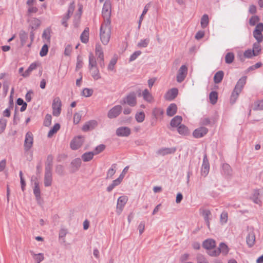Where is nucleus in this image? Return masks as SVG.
Wrapping results in <instances>:
<instances>
[{
  "label": "nucleus",
  "instance_id": "obj_1",
  "mask_svg": "<svg viewBox=\"0 0 263 263\" xmlns=\"http://www.w3.org/2000/svg\"><path fill=\"white\" fill-rule=\"evenodd\" d=\"M247 78V76H243L237 81L231 96L230 101L231 104H234L235 103L243 86L246 84Z\"/></svg>",
  "mask_w": 263,
  "mask_h": 263
},
{
  "label": "nucleus",
  "instance_id": "obj_2",
  "mask_svg": "<svg viewBox=\"0 0 263 263\" xmlns=\"http://www.w3.org/2000/svg\"><path fill=\"white\" fill-rule=\"evenodd\" d=\"M111 35L110 24L103 23L101 25L100 29V40L104 45H107L110 40Z\"/></svg>",
  "mask_w": 263,
  "mask_h": 263
},
{
  "label": "nucleus",
  "instance_id": "obj_3",
  "mask_svg": "<svg viewBox=\"0 0 263 263\" xmlns=\"http://www.w3.org/2000/svg\"><path fill=\"white\" fill-rule=\"evenodd\" d=\"M111 13V2L110 0H105L102 10V16L104 20V23L110 24Z\"/></svg>",
  "mask_w": 263,
  "mask_h": 263
},
{
  "label": "nucleus",
  "instance_id": "obj_4",
  "mask_svg": "<svg viewBox=\"0 0 263 263\" xmlns=\"http://www.w3.org/2000/svg\"><path fill=\"white\" fill-rule=\"evenodd\" d=\"M229 251V249L228 246L224 242H221L218 248L208 252V254L211 256H216L220 253H222L224 255H227Z\"/></svg>",
  "mask_w": 263,
  "mask_h": 263
},
{
  "label": "nucleus",
  "instance_id": "obj_5",
  "mask_svg": "<svg viewBox=\"0 0 263 263\" xmlns=\"http://www.w3.org/2000/svg\"><path fill=\"white\" fill-rule=\"evenodd\" d=\"M61 101L59 97L55 98L52 102V114L54 116L58 117L61 111Z\"/></svg>",
  "mask_w": 263,
  "mask_h": 263
},
{
  "label": "nucleus",
  "instance_id": "obj_6",
  "mask_svg": "<svg viewBox=\"0 0 263 263\" xmlns=\"http://www.w3.org/2000/svg\"><path fill=\"white\" fill-rule=\"evenodd\" d=\"M33 137L32 133L28 132L25 135L24 147L25 152H28L32 146Z\"/></svg>",
  "mask_w": 263,
  "mask_h": 263
},
{
  "label": "nucleus",
  "instance_id": "obj_7",
  "mask_svg": "<svg viewBox=\"0 0 263 263\" xmlns=\"http://www.w3.org/2000/svg\"><path fill=\"white\" fill-rule=\"evenodd\" d=\"M84 142L83 137L78 136L73 138L70 143V148L73 150H77L79 148Z\"/></svg>",
  "mask_w": 263,
  "mask_h": 263
},
{
  "label": "nucleus",
  "instance_id": "obj_8",
  "mask_svg": "<svg viewBox=\"0 0 263 263\" xmlns=\"http://www.w3.org/2000/svg\"><path fill=\"white\" fill-rule=\"evenodd\" d=\"M187 73V67L185 65H182L179 69L178 73L177 74V81L179 83H181L183 81L186 77Z\"/></svg>",
  "mask_w": 263,
  "mask_h": 263
},
{
  "label": "nucleus",
  "instance_id": "obj_9",
  "mask_svg": "<svg viewBox=\"0 0 263 263\" xmlns=\"http://www.w3.org/2000/svg\"><path fill=\"white\" fill-rule=\"evenodd\" d=\"M122 110V107L121 105H116L108 111L107 116L109 119L115 118L121 114Z\"/></svg>",
  "mask_w": 263,
  "mask_h": 263
},
{
  "label": "nucleus",
  "instance_id": "obj_10",
  "mask_svg": "<svg viewBox=\"0 0 263 263\" xmlns=\"http://www.w3.org/2000/svg\"><path fill=\"white\" fill-rule=\"evenodd\" d=\"M128 200L127 197L126 196H122L119 197L117 204V212L120 214Z\"/></svg>",
  "mask_w": 263,
  "mask_h": 263
},
{
  "label": "nucleus",
  "instance_id": "obj_11",
  "mask_svg": "<svg viewBox=\"0 0 263 263\" xmlns=\"http://www.w3.org/2000/svg\"><path fill=\"white\" fill-rule=\"evenodd\" d=\"M210 164L206 154H204L203 159V162L201 167V174L202 176L205 177L209 172Z\"/></svg>",
  "mask_w": 263,
  "mask_h": 263
},
{
  "label": "nucleus",
  "instance_id": "obj_12",
  "mask_svg": "<svg viewBox=\"0 0 263 263\" xmlns=\"http://www.w3.org/2000/svg\"><path fill=\"white\" fill-rule=\"evenodd\" d=\"M209 130L204 126H201L196 129L193 133V136L195 138H200L205 136L208 132Z\"/></svg>",
  "mask_w": 263,
  "mask_h": 263
},
{
  "label": "nucleus",
  "instance_id": "obj_13",
  "mask_svg": "<svg viewBox=\"0 0 263 263\" xmlns=\"http://www.w3.org/2000/svg\"><path fill=\"white\" fill-rule=\"evenodd\" d=\"M221 174L228 178H231L233 174L231 166L228 163H223L222 165Z\"/></svg>",
  "mask_w": 263,
  "mask_h": 263
},
{
  "label": "nucleus",
  "instance_id": "obj_14",
  "mask_svg": "<svg viewBox=\"0 0 263 263\" xmlns=\"http://www.w3.org/2000/svg\"><path fill=\"white\" fill-rule=\"evenodd\" d=\"M202 246L209 252L216 249V242L213 239H207L203 242Z\"/></svg>",
  "mask_w": 263,
  "mask_h": 263
},
{
  "label": "nucleus",
  "instance_id": "obj_15",
  "mask_svg": "<svg viewBox=\"0 0 263 263\" xmlns=\"http://www.w3.org/2000/svg\"><path fill=\"white\" fill-rule=\"evenodd\" d=\"M262 196V194L261 191L259 190H255L251 197V199L255 203L260 205L261 204Z\"/></svg>",
  "mask_w": 263,
  "mask_h": 263
},
{
  "label": "nucleus",
  "instance_id": "obj_16",
  "mask_svg": "<svg viewBox=\"0 0 263 263\" xmlns=\"http://www.w3.org/2000/svg\"><path fill=\"white\" fill-rule=\"evenodd\" d=\"M97 125V122L92 120L86 122L82 127L83 131L86 132L94 129Z\"/></svg>",
  "mask_w": 263,
  "mask_h": 263
},
{
  "label": "nucleus",
  "instance_id": "obj_17",
  "mask_svg": "<svg viewBox=\"0 0 263 263\" xmlns=\"http://www.w3.org/2000/svg\"><path fill=\"white\" fill-rule=\"evenodd\" d=\"M130 129L127 127H120L117 128L116 134L120 137H127L130 134Z\"/></svg>",
  "mask_w": 263,
  "mask_h": 263
},
{
  "label": "nucleus",
  "instance_id": "obj_18",
  "mask_svg": "<svg viewBox=\"0 0 263 263\" xmlns=\"http://www.w3.org/2000/svg\"><path fill=\"white\" fill-rule=\"evenodd\" d=\"M178 90L177 88H173L169 90L165 95V98L167 100L172 101L178 95Z\"/></svg>",
  "mask_w": 263,
  "mask_h": 263
},
{
  "label": "nucleus",
  "instance_id": "obj_19",
  "mask_svg": "<svg viewBox=\"0 0 263 263\" xmlns=\"http://www.w3.org/2000/svg\"><path fill=\"white\" fill-rule=\"evenodd\" d=\"M81 159L80 158H76L73 160L71 162V173H74L77 171L80 167L81 165Z\"/></svg>",
  "mask_w": 263,
  "mask_h": 263
},
{
  "label": "nucleus",
  "instance_id": "obj_20",
  "mask_svg": "<svg viewBox=\"0 0 263 263\" xmlns=\"http://www.w3.org/2000/svg\"><path fill=\"white\" fill-rule=\"evenodd\" d=\"M52 182V172H45L44 177V183L46 187L51 185Z\"/></svg>",
  "mask_w": 263,
  "mask_h": 263
},
{
  "label": "nucleus",
  "instance_id": "obj_21",
  "mask_svg": "<svg viewBox=\"0 0 263 263\" xmlns=\"http://www.w3.org/2000/svg\"><path fill=\"white\" fill-rule=\"evenodd\" d=\"M53 157L52 155H48L45 163V172H52Z\"/></svg>",
  "mask_w": 263,
  "mask_h": 263
},
{
  "label": "nucleus",
  "instance_id": "obj_22",
  "mask_svg": "<svg viewBox=\"0 0 263 263\" xmlns=\"http://www.w3.org/2000/svg\"><path fill=\"white\" fill-rule=\"evenodd\" d=\"M200 213L203 217L207 226L209 228L210 219L209 216L211 215V211L209 210L200 209Z\"/></svg>",
  "mask_w": 263,
  "mask_h": 263
},
{
  "label": "nucleus",
  "instance_id": "obj_23",
  "mask_svg": "<svg viewBox=\"0 0 263 263\" xmlns=\"http://www.w3.org/2000/svg\"><path fill=\"white\" fill-rule=\"evenodd\" d=\"M89 69L91 76L94 80H98L101 78V74L98 66L93 67V68H88Z\"/></svg>",
  "mask_w": 263,
  "mask_h": 263
},
{
  "label": "nucleus",
  "instance_id": "obj_24",
  "mask_svg": "<svg viewBox=\"0 0 263 263\" xmlns=\"http://www.w3.org/2000/svg\"><path fill=\"white\" fill-rule=\"evenodd\" d=\"M176 151L175 147L162 148L157 151V154L162 156H165L168 154H174Z\"/></svg>",
  "mask_w": 263,
  "mask_h": 263
},
{
  "label": "nucleus",
  "instance_id": "obj_25",
  "mask_svg": "<svg viewBox=\"0 0 263 263\" xmlns=\"http://www.w3.org/2000/svg\"><path fill=\"white\" fill-rule=\"evenodd\" d=\"M255 241V235L253 232H250L247 237L246 242L249 248L252 247Z\"/></svg>",
  "mask_w": 263,
  "mask_h": 263
},
{
  "label": "nucleus",
  "instance_id": "obj_26",
  "mask_svg": "<svg viewBox=\"0 0 263 263\" xmlns=\"http://www.w3.org/2000/svg\"><path fill=\"white\" fill-rule=\"evenodd\" d=\"M143 99L148 103H152L154 101V97L147 89H145L142 93Z\"/></svg>",
  "mask_w": 263,
  "mask_h": 263
},
{
  "label": "nucleus",
  "instance_id": "obj_27",
  "mask_svg": "<svg viewBox=\"0 0 263 263\" xmlns=\"http://www.w3.org/2000/svg\"><path fill=\"white\" fill-rule=\"evenodd\" d=\"M177 107L176 104L172 103L166 109V114L169 117L173 116L177 112Z\"/></svg>",
  "mask_w": 263,
  "mask_h": 263
},
{
  "label": "nucleus",
  "instance_id": "obj_28",
  "mask_svg": "<svg viewBox=\"0 0 263 263\" xmlns=\"http://www.w3.org/2000/svg\"><path fill=\"white\" fill-rule=\"evenodd\" d=\"M89 28L86 27L84 29L80 35L81 41L83 43H87L89 41Z\"/></svg>",
  "mask_w": 263,
  "mask_h": 263
},
{
  "label": "nucleus",
  "instance_id": "obj_29",
  "mask_svg": "<svg viewBox=\"0 0 263 263\" xmlns=\"http://www.w3.org/2000/svg\"><path fill=\"white\" fill-rule=\"evenodd\" d=\"M182 121V118L181 116H176L171 120L170 125L172 127H177L181 124Z\"/></svg>",
  "mask_w": 263,
  "mask_h": 263
},
{
  "label": "nucleus",
  "instance_id": "obj_30",
  "mask_svg": "<svg viewBox=\"0 0 263 263\" xmlns=\"http://www.w3.org/2000/svg\"><path fill=\"white\" fill-rule=\"evenodd\" d=\"M34 186L33 187V194L37 200L41 199V191L39 186V183L37 181H35L34 183Z\"/></svg>",
  "mask_w": 263,
  "mask_h": 263
},
{
  "label": "nucleus",
  "instance_id": "obj_31",
  "mask_svg": "<svg viewBox=\"0 0 263 263\" xmlns=\"http://www.w3.org/2000/svg\"><path fill=\"white\" fill-rule=\"evenodd\" d=\"M88 60V68H93V67L98 66L96 59L92 52L89 53Z\"/></svg>",
  "mask_w": 263,
  "mask_h": 263
},
{
  "label": "nucleus",
  "instance_id": "obj_32",
  "mask_svg": "<svg viewBox=\"0 0 263 263\" xmlns=\"http://www.w3.org/2000/svg\"><path fill=\"white\" fill-rule=\"evenodd\" d=\"M224 77V72L222 70H219L216 72L214 76V82L216 84H218L221 82Z\"/></svg>",
  "mask_w": 263,
  "mask_h": 263
},
{
  "label": "nucleus",
  "instance_id": "obj_33",
  "mask_svg": "<svg viewBox=\"0 0 263 263\" xmlns=\"http://www.w3.org/2000/svg\"><path fill=\"white\" fill-rule=\"evenodd\" d=\"M95 54H96V55L98 59L104 57L102 47L101 44L99 43H97L96 45Z\"/></svg>",
  "mask_w": 263,
  "mask_h": 263
},
{
  "label": "nucleus",
  "instance_id": "obj_34",
  "mask_svg": "<svg viewBox=\"0 0 263 263\" xmlns=\"http://www.w3.org/2000/svg\"><path fill=\"white\" fill-rule=\"evenodd\" d=\"M19 37L21 41V45L24 46L26 44L27 40L28 37V33L24 30H22L19 33Z\"/></svg>",
  "mask_w": 263,
  "mask_h": 263
},
{
  "label": "nucleus",
  "instance_id": "obj_35",
  "mask_svg": "<svg viewBox=\"0 0 263 263\" xmlns=\"http://www.w3.org/2000/svg\"><path fill=\"white\" fill-rule=\"evenodd\" d=\"M30 253L36 263H40L44 259L43 253L35 254L32 251H30Z\"/></svg>",
  "mask_w": 263,
  "mask_h": 263
},
{
  "label": "nucleus",
  "instance_id": "obj_36",
  "mask_svg": "<svg viewBox=\"0 0 263 263\" xmlns=\"http://www.w3.org/2000/svg\"><path fill=\"white\" fill-rule=\"evenodd\" d=\"M40 25L41 21L38 18H33L30 21V26L33 30L37 29Z\"/></svg>",
  "mask_w": 263,
  "mask_h": 263
},
{
  "label": "nucleus",
  "instance_id": "obj_37",
  "mask_svg": "<svg viewBox=\"0 0 263 263\" xmlns=\"http://www.w3.org/2000/svg\"><path fill=\"white\" fill-rule=\"evenodd\" d=\"M214 123V120L208 117H203L200 119L199 124L201 126L211 125Z\"/></svg>",
  "mask_w": 263,
  "mask_h": 263
},
{
  "label": "nucleus",
  "instance_id": "obj_38",
  "mask_svg": "<svg viewBox=\"0 0 263 263\" xmlns=\"http://www.w3.org/2000/svg\"><path fill=\"white\" fill-rule=\"evenodd\" d=\"M117 164L114 163L111 165V167L108 170L106 174V179H110L114 176L116 172Z\"/></svg>",
  "mask_w": 263,
  "mask_h": 263
},
{
  "label": "nucleus",
  "instance_id": "obj_39",
  "mask_svg": "<svg viewBox=\"0 0 263 263\" xmlns=\"http://www.w3.org/2000/svg\"><path fill=\"white\" fill-rule=\"evenodd\" d=\"M94 155L92 152H86L82 155V159L84 162H88L93 158Z\"/></svg>",
  "mask_w": 263,
  "mask_h": 263
},
{
  "label": "nucleus",
  "instance_id": "obj_40",
  "mask_svg": "<svg viewBox=\"0 0 263 263\" xmlns=\"http://www.w3.org/2000/svg\"><path fill=\"white\" fill-rule=\"evenodd\" d=\"M177 131L179 134L182 135H187L189 134L188 128L183 124H181L177 128Z\"/></svg>",
  "mask_w": 263,
  "mask_h": 263
},
{
  "label": "nucleus",
  "instance_id": "obj_41",
  "mask_svg": "<svg viewBox=\"0 0 263 263\" xmlns=\"http://www.w3.org/2000/svg\"><path fill=\"white\" fill-rule=\"evenodd\" d=\"M16 104L19 106H22L20 108V111L21 112L24 111L27 108V104L26 102H25L23 99L19 98L16 100Z\"/></svg>",
  "mask_w": 263,
  "mask_h": 263
},
{
  "label": "nucleus",
  "instance_id": "obj_42",
  "mask_svg": "<svg viewBox=\"0 0 263 263\" xmlns=\"http://www.w3.org/2000/svg\"><path fill=\"white\" fill-rule=\"evenodd\" d=\"M60 128V124L59 123H56L54 126L50 129L48 133V137H51L54 134H55Z\"/></svg>",
  "mask_w": 263,
  "mask_h": 263
},
{
  "label": "nucleus",
  "instance_id": "obj_43",
  "mask_svg": "<svg viewBox=\"0 0 263 263\" xmlns=\"http://www.w3.org/2000/svg\"><path fill=\"white\" fill-rule=\"evenodd\" d=\"M209 23V16L208 14H204L201 18V26L202 28H205L207 27Z\"/></svg>",
  "mask_w": 263,
  "mask_h": 263
},
{
  "label": "nucleus",
  "instance_id": "obj_44",
  "mask_svg": "<svg viewBox=\"0 0 263 263\" xmlns=\"http://www.w3.org/2000/svg\"><path fill=\"white\" fill-rule=\"evenodd\" d=\"M209 98L212 104H216L218 99V93L215 91L211 92L209 95Z\"/></svg>",
  "mask_w": 263,
  "mask_h": 263
},
{
  "label": "nucleus",
  "instance_id": "obj_45",
  "mask_svg": "<svg viewBox=\"0 0 263 263\" xmlns=\"http://www.w3.org/2000/svg\"><path fill=\"white\" fill-rule=\"evenodd\" d=\"M259 43H258L257 42V43H255L253 44V49L252 51L253 52V54L254 56L257 55L261 50V47Z\"/></svg>",
  "mask_w": 263,
  "mask_h": 263
},
{
  "label": "nucleus",
  "instance_id": "obj_46",
  "mask_svg": "<svg viewBox=\"0 0 263 263\" xmlns=\"http://www.w3.org/2000/svg\"><path fill=\"white\" fill-rule=\"evenodd\" d=\"M117 60L118 57L116 54H115L108 65L107 68L109 70H113L114 66L117 63Z\"/></svg>",
  "mask_w": 263,
  "mask_h": 263
},
{
  "label": "nucleus",
  "instance_id": "obj_47",
  "mask_svg": "<svg viewBox=\"0 0 263 263\" xmlns=\"http://www.w3.org/2000/svg\"><path fill=\"white\" fill-rule=\"evenodd\" d=\"M51 29L47 28L44 30L42 34V37L46 39L48 42H49L51 38Z\"/></svg>",
  "mask_w": 263,
  "mask_h": 263
},
{
  "label": "nucleus",
  "instance_id": "obj_48",
  "mask_svg": "<svg viewBox=\"0 0 263 263\" xmlns=\"http://www.w3.org/2000/svg\"><path fill=\"white\" fill-rule=\"evenodd\" d=\"M120 103L123 105L127 104L129 106H132V93H129L126 98L120 101Z\"/></svg>",
  "mask_w": 263,
  "mask_h": 263
},
{
  "label": "nucleus",
  "instance_id": "obj_49",
  "mask_svg": "<svg viewBox=\"0 0 263 263\" xmlns=\"http://www.w3.org/2000/svg\"><path fill=\"white\" fill-rule=\"evenodd\" d=\"M234 59V54L233 52H228L225 57V62L227 64L232 63Z\"/></svg>",
  "mask_w": 263,
  "mask_h": 263
},
{
  "label": "nucleus",
  "instance_id": "obj_50",
  "mask_svg": "<svg viewBox=\"0 0 263 263\" xmlns=\"http://www.w3.org/2000/svg\"><path fill=\"white\" fill-rule=\"evenodd\" d=\"M253 36L258 43H261L263 40V36L261 32H258L257 30L253 31Z\"/></svg>",
  "mask_w": 263,
  "mask_h": 263
},
{
  "label": "nucleus",
  "instance_id": "obj_51",
  "mask_svg": "<svg viewBox=\"0 0 263 263\" xmlns=\"http://www.w3.org/2000/svg\"><path fill=\"white\" fill-rule=\"evenodd\" d=\"M253 109L254 110H263V100L255 102L253 105Z\"/></svg>",
  "mask_w": 263,
  "mask_h": 263
},
{
  "label": "nucleus",
  "instance_id": "obj_52",
  "mask_svg": "<svg viewBox=\"0 0 263 263\" xmlns=\"http://www.w3.org/2000/svg\"><path fill=\"white\" fill-rule=\"evenodd\" d=\"M163 113V109L160 108H155L153 110V115L156 118L162 116Z\"/></svg>",
  "mask_w": 263,
  "mask_h": 263
},
{
  "label": "nucleus",
  "instance_id": "obj_53",
  "mask_svg": "<svg viewBox=\"0 0 263 263\" xmlns=\"http://www.w3.org/2000/svg\"><path fill=\"white\" fill-rule=\"evenodd\" d=\"M145 118V114L143 111L137 112L135 115V119L138 122H142Z\"/></svg>",
  "mask_w": 263,
  "mask_h": 263
},
{
  "label": "nucleus",
  "instance_id": "obj_54",
  "mask_svg": "<svg viewBox=\"0 0 263 263\" xmlns=\"http://www.w3.org/2000/svg\"><path fill=\"white\" fill-rule=\"evenodd\" d=\"M55 173L60 176L64 175V168L63 165L58 164L55 166Z\"/></svg>",
  "mask_w": 263,
  "mask_h": 263
},
{
  "label": "nucleus",
  "instance_id": "obj_55",
  "mask_svg": "<svg viewBox=\"0 0 263 263\" xmlns=\"http://www.w3.org/2000/svg\"><path fill=\"white\" fill-rule=\"evenodd\" d=\"M67 234V231L65 229H61L59 232V239L61 240L63 242H65V237Z\"/></svg>",
  "mask_w": 263,
  "mask_h": 263
},
{
  "label": "nucleus",
  "instance_id": "obj_56",
  "mask_svg": "<svg viewBox=\"0 0 263 263\" xmlns=\"http://www.w3.org/2000/svg\"><path fill=\"white\" fill-rule=\"evenodd\" d=\"M52 116L50 114H47L44 121V125L49 127L51 124Z\"/></svg>",
  "mask_w": 263,
  "mask_h": 263
},
{
  "label": "nucleus",
  "instance_id": "obj_57",
  "mask_svg": "<svg viewBox=\"0 0 263 263\" xmlns=\"http://www.w3.org/2000/svg\"><path fill=\"white\" fill-rule=\"evenodd\" d=\"M228 214L226 211H223L220 215V222L222 224H225L228 221Z\"/></svg>",
  "mask_w": 263,
  "mask_h": 263
},
{
  "label": "nucleus",
  "instance_id": "obj_58",
  "mask_svg": "<svg viewBox=\"0 0 263 263\" xmlns=\"http://www.w3.org/2000/svg\"><path fill=\"white\" fill-rule=\"evenodd\" d=\"M105 146L104 144H100L96 147L94 151L92 152L94 155H97L101 153L104 150Z\"/></svg>",
  "mask_w": 263,
  "mask_h": 263
},
{
  "label": "nucleus",
  "instance_id": "obj_59",
  "mask_svg": "<svg viewBox=\"0 0 263 263\" xmlns=\"http://www.w3.org/2000/svg\"><path fill=\"white\" fill-rule=\"evenodd\" d=\"M48 52V46L47 44H44L40 52V55L41 57H43L46 55Z\"/></svg>",
  "mask_w": 263,
  "mask_h": 263
},
{
  "label": "nucleus",
  "instance_id": "obj_60",
  "mask_svg": "<svg viewBox=\"0 0 263 263\" xmlns=\"http://www.w3.org/2000/svg\"><path fill=\"white\" fill-rule=\"evenodd\" d=\"M7 124V120L4 118L0 119V134L2 133L5 129Z\"/></svg>",
  "mask_w": 263,
  "mask_h": 263
},
{
  "label": "nucleus",
  "instance_id": "obj_61",
  "mask_svg": "<svg viewBox=\"0 0 263 263\" xmlns=\"http://www.w3.org/2000/svg\"><path fill=\"white\" fill-rule=\"evenodd\" d=\"M149 42V40L148 39H145L144 40H141L138 43L137 46L139 47H146L148 45Z\"/></svg>",
  "mask_w": 263,
  "mask_h": 263
},
{
  "label": "nucleus",
  "instance_id": "obj_62",
  "mask_svg": "<svg viewBox=\"0 0 263 263\" xmlns=\"http://www.w3.org/2000/svg\"><path fill=\"white\" fill-rule=\"evenodd\" d=\"M92 93L93 90L87 88H84L82 92V95L86 97H90L92 95Z\"/></svg>",
  "mask_w": 263,
  "mask_h": 263
},
{
  "label": "nucleus",
  "instance_id": "obj_63",
  "mask_svg": "<svg viewBox=\"0 0 263 263\" xmlns=\"http://www.w3.org/2000/svg\"><path fill=\"white\" fill-rule=\"evenodd\" d=\"M82 114L80 112H76L73 116V123L78 124L81 120Z\"/></svg>",
  "mask_w": 263,
  "mask_h": 263
},
{
  "label": "nucleus",
  "instance_id": "obj_64",
  "mask_svg": "<svg viewBox=\"0 0 263 263\" xmlns=\"http://www.w3.org/2000/svg\"><path fill=\"white\" fill-rule=\"evenodd\" d=\"M197 263H209L206 258L201 254H198L197 256Z\"/></svg>",
  "mask_w": 263,
  "mask_h": 263
}]
</instances>
